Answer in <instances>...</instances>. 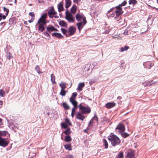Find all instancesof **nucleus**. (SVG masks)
I'll use <instances>...</instances> for the list:
<instances>
[{
  "label": "nucleus",
  "mask_w": 158,
  "mask_h": 158,
  "mask_svg": "<svg viewBox=\"0 0 158 158\" xmlns=\"http://www.w3.org/2000/svg\"><path fill=\"white\" fill-rule=\"evenodd\" d=\"M24 24H26V25H27L28 24L27 22L25 21L24 22Z\"/></svg>",
  "instance_id": "61"
},
{
  "label": "nucleus",
  "mask_w": 158,
  "mask_h": 158,
  "mask_svg": "<svg viewBox=\"0 0 158 158\" xmlns=\"http://www.w3.org/2000/svg\"><path fill=\"white\" fill-rule=\"evenodd\" d=\"M73 106H74V107L73 108H74V109H75V110L76 109H77L78 107L77 104L74 105H73Z\"/></svg>",
  "instance_id": "50"
},
{
  "label": "nucleus",
  "mask_w": 158,
  "mask_h": 158,
  "mask_svg": "<svg viewBox=\"0 0 158 158\" xmlns=\"http://www.w3.org/2000/svg\"><path fill=\"white\" fill-rule=\"evenodd\" d=\"M69 101L73 105V106L76 104H77L78 103L75 100V99L70 98Z\"/></svg>",
  "instance_id": "27"
},
{
  "label": "nucleus",
  "mask_w": 158,
  "mask_h": 158,
  "mask_svg": "<svg viewBox=\"0 0 158 158\" xmlns=\"http://www.w3.org/2000/svg\"><path fill=\"white\" fill-rule=\"evenodd\" d=\"M76 18L77 20L78 21H81V19H82L84 23H86L87 21L86 20L85 17L82 15H81L79 13L77 14L76 15Z\"/></svg>",
  "instance_id": "7"
},
{
  "label": "nucleus",
  "mask_w": 158,
  "mask_h": 158,
  "mask_svg": "<svg viewBox=\"0 0 158 158\" xmlns=\"http://www.w3.org/2000/svg\"><path fill=\"white\" fill-rule=\"evenodd\" d=\"M77 95V94L76 92H74L73 93L72 95L70 98H72V99H75V98Z\"/></svg>",
  "instance_id": "37"
},
{
  "label": "nucleus",
  "mask_w": 158,
  "mask_h": 158,
  "mask_svg": "<svg viewBox=\"0 0 158 158\" xmlns=\"http://www.w3.org/2000/svg\"><path fill=\"white\" fill-rule=\"evenodd\" d=\"M93 120H92H92H90V121L89 122V125H90V124L93 123Z\"/></svg>",
  "instance_id": "57"
},
{
  "label": "nucleus",
  "mask_w": 158,
  "mask_h": 158,
  "mask_svg": "<svg viewBox=\"0 0 158 158\" xmlns=\"http://www.w3.org/2000/svg\"><path fill=\"white\" fill-rule=\"evenodd\" d=\"M118 130L120 132L124 131H125V128L124 126L121 123L118 124L116 128V130Z\"/></svg>",
  "instance_id": "12"
},
{
  "label": "nucleus",
  "mask_w": 158,
  "mask_h": 158,
  "mask_svg": "<svg viewBox=\"0 0 158 158\" xmlns=\"http://www.w3.org/2000/svg\"><path fill=\"white\" fill-rule=\"evenodd\" d=\"M47 15V13H44L41 16L40 18L38 20L36 26H38L39 32H42L44 30L45 26L47 23L46 19Z\"/></svg>",
  "instance_id": "1"
},
{
  "label": "nucleus",
  "mask_w": 158,
  "mask_h": 158,
  "mask_svg": "<svg viewBox=\"0 0 158 158\" xmlns=\"http://www.w3.org/2000/svg\"><path fill=\"white\" fill-rule=\"evenodd\" d=\"M64 148L66 150L69 151L72 150L71 146V144H66L64 145Z\"/></svg>",
  "instance_id": "21"
},
{
  "label": "nucleus",
  "mask_w": 158,
  "mask_h": 158,
  "mask_svg": "<svg viewBox=\"0 0 158 158\" xmlns=\"http://www.w3.org/2000/svg\"><path fill=\"white\" fill-rule=\"evenodd\" d=\"M59 85L61 88V89H65L66 88V84L63 83L60 84Z\"/></svg>",
  "instance_id": "31"
},
{
  "label": "nucleus",
  "mask_w": 158,
  "mask_h": 158,
  "mask_svg": "<svg viewBox=\"0 0 158 158\" xmlns=\"http://www.w3.org/2000/svg\"><path fill=\"white\" fill-rule=\"evenodd\" d=\"M118 158H123V152H120L119 153L117 156Z\"/></svg>",
  "instance_id": "34"
},
{
  "label": "nucleus",
  "mask_w": 158,
  "mask_h": 158,
  "mask_svg": "<svg viewBox=\"0 0 158 158\" xmlns=\"http://www.w3.org/2000/svg\"><path fill=\"white\" fill-rule=\"evenodd\" d=\"M34 19L31 18V19L28 21V22L30 23L32 22Z\"/></svg>",
  "instance_id": "51"
},
{
  "label": "nucleus",
  "mask_w": 158,
  "mask_h": 158,
  "mask_svg": "<svg viewBox=\"0 0 158 158\" xmlns=\"http://www.w3.org/2000/svg\"><path fill=\"white\" fill-rule=\"evenodd\" d=\"M61 125L62 128H64L66 129L68 127V126L67 124L64 123H61Z\"/></svg>",
  "instance_id": "33"
},
{
  "label": "nucleus",
  "mask_w": 158,
  "mask_h": 158,
  "mask_svg": "<svg viewBox=\"0 0 158 158\" xmlns=\"http://www.w3.org/2000/svg\"><path fill=\"white\" fill-rule=\"evenodd\" d=\"M75 112H76V110L75 109H74V108H72L71 113L75 114Z\"/></svg>",
  "instance_id": "49"
},
{
  "label": "nucleus",
  "mask_w": 158,
  "mask_h": 158,
  "mask_svg": "<svg viewBox=\"0 0 158 158\" xmlns=\"http://www.w3.org/2000/svg\"><path fill=\"white\" fill-rule=\"evenodd\" d=\"M51 81L53 84L56 83L55 81V77L53 74H52L51 75Z\"/></svg>",
  "instance_id": "23"
},
{
  "label": "nucleus",
  "mask_w": 158,
  "mask_h": 158,
  "mask_svg": "<svg viewBox=\"0 0 158 158\" xmlns=\"http://www.w3.org/2000/svg\"><path fill=\"white\" fill-rule=\"evenodd\" d=\"M65 122L66 123H67L68 125H69L70 126L72 125L71 123L70 122L69 120L67 118H66L65 119Z\"/></svg>",
  "instance_id": "42"
},
{
  "label": "nucleus",
  "mask_w": 158,
  "mask_h": 158,
  "mask_svg": "<svg viewBox=\"0 0 158 158\" xmlns=\"http://www.w3.org/2000/svg\"><path fill=\"white\" fill-rule=\"evenodd\" d=\"M3 10L4 12H6L5 13V15H7L8 14L9 10V9L6 8L5 7H3Z\"/></svg>",
  "instance_id": "40"
},
{
  "label": "nucleus",
  "mask_w": 158,
  "mask_h": 158,
  "mask_svg": "<svg viewBox=\"0 0 158 158\" xmlns=\"http://www.w3.org/2000/svg\"><path fill=\"white\" fill-rule=\"evenodd\" d=\"M66 2H67V1H71V0H65Z\"/></svg>",
  "instance_id": "62"
},
{
  "label": "nucleus",
  "mask_w": 158,
  "mask_h": 158,
  "mask_svg": "<svg viewBox=\"0 0 158 158\" xmlns=\"http://www.w3.org/2000/svg\"><path fill=\"white\" fill-rule=\"evenodd\" d=\"M59 25L62 27H66L67 26V23L64 21H61L59 23Z\"/></svg>",
  "instance_id": "22"
},
{
  "label": "nucleus",
  "mask_w": 158,
  "mask_h": 158,
  "mask_svg": "<svg viewBox=\"0 0 158 158\" xmlns=\"http://www.w3.org/2000/svg\"><path fill=\"white\" fill-rule=\"evenodd\" d=\"M74 114L71 113V116L72 118H73L74 117Z\"/></svg>",
  "instance_id": "58"
},
{
  "label": "nucleus",
  "mask_w": 158,
  "mask_h": 158,
  "mask_svg": "<svg viewBox=\"0 0 158 158\" xmlns=\"http://www.w3.org/2000/svg\"><path fill=\"white\" fill-rule=\"evenodd\" d=\"M65 89H61V92L60 93V94L62 96H64L66 94V91Z\"/></svg>",
  "instance_id": "36"
},
{
  "label": "nucleus",
  "mask_w": 158,
  "mask_h": 158,
  "mask_svg": "<svg viewBox=\"0 0 158 158\" xmlns=\"http://www.w3.org/2000/svg\"><path fill=\"white\" fill-rule=\"evenodd\" d=\"M85 84L83 82L80 83L78 85L77 89H78L79 91H81L82 90Z\"/></svg>",
  "instance_id": "17"
},
{
  "label": "nucleus",
  "mask_w": 158,
  "mask_h": 158,
  "mask_svg": "<svg viewBox=\"0 0 158 158\" xmlns=\"http://www.w3.org/2000/svg\"><path fill=\"white\" fill-rule=\"evenodd\" d=\"M13 57L11 54L10 52L7 53L6 54L7 59L10 60Z\"/></svg>",
  "instance_id": "35"
},
{
  "label": "nucleus",
  "mask_w": 158,
  "mask_h": 158,
  "mask_svg": "<svg viewBox=\"0 0 158 158\" xmlns=\"http://www.w3.org/2000/svg\"><path fill=\"white\" fill-rule=\"evenodd\" d=\"M47 30L49 33H50L52 31H57L58 30L52 26H50L47 27Z\"/></svg>",
  "instance_id": "11"
},
{
  "label": "nucleus",
  "mask_w": 158,
  "mask_h": 158,
  "mask_svg": "<svg viewBox=\"0 0 158 158\" xmlns=\"http://www.w3.org/2000/svg\"><path fill=\"white\" fill-rule=\"evenodd\" d=\"M72 139L70 135H67L65 137V141L68 142H69L71 141Z\"/></svg>",
  "instance_id": "26"
},
{
  "label": "nucleus",
  "mask_w": 158,
  "mask_h": 158,
  "mask_svg": "<svg viewBox=\"0 0 158 158\" xmlns=\"http://www.w3.org/2000/svg\"><path fill=\"white\" fill-rule=\"evenodd\" d=\"M79 109L81 113L84 114H88L90 113L91 110L89 107H85L82 106L81 104L79 105Z\"/></svg>",
  "instance_id": "6"
},
{
  "label": "nucleus",
  "mask_w": 158,
  "mask_h": 158,
  "mask_svg": "<svg viewBox=\"0 0 158 158\" xmlns=\"http://www.w3.org/2000/svg\"><path fill=\"white\" fill-rule=\"evenodd\" d=\"M147 67H148V68L149 69L151 68L152 66H153V64L152 63L149 62L147 63Z\"/></svg>",
  "instance_id": "41"
},
{
  "label": "nucleus",
  "mask_w": 158,
  "mask_h": 158,
  "mask_svg": "<svg viewBox=\"0 0 158 158\" xmlns=\"http://www.w3.org/2000/svg\"><path fill=\"white\" fill-rule=\"evenodd\" d=\"M127 2L126 1H124L121 4H119L118 6L121 7L122 6H125Z\"/></svg>",
  "instance_id": "44"
},
{
  "label": "nucleus",
  "mask_w": 158,
  "mask_h": 158,
  "mask_svg": "<svg viewBox=\"0 0 158 158\" xmlns=\"http://www.w3.org/2000/svg\"><path fill=\"white\" fill-rule=\"evenodd\" d=\"M65 18L69 23H73L74 21V18L72 14L69 12L67 9L66 10Z\"/></svg>",
  "instance_id": "5"
},
{
  "label": "nucleus",
  "mask_w": 158,
  "mask_h": 158,
  "mask_svg": "<svg viewBox=\"0 0 158 158\" xmlns=\"http://www.w3.org/2000/svg\"><path fill=\"white\" fill-rule=\"evenodd\" d=\"M137 1L136 0H129V4H132L133 5H135L137 3Z\"/></svg>",
  "instance_id": "32"
},
{
  "label": "nucleus",
  "mask_w": 158,
  "mask_h": 158,
  "mask_svg": "<svg viewBox=\"0 0 158 158\" xmlns=\"http://www.w3.org/2000/svg\"><path fill=\"white\" fill-rule=\"evenodd\" d=\"M122 136L123 137L125 138L127 137L128 136V135L126 133L124 132L122 134Z\"/></svg>",
  "instance_id": "45"
},
{
  "label": "nucleus",
  "mask_w": 158,
  "mask_h": 158,
  "mask_svg": "<svg viewBox=\"0 0 158 158\" xmlns=\"http://www.w3.org/2000/svg\"><path fill=\"white\" fill-rule=\"evenodd\" d=\"M6 15H2V19H5V18H6Z\"/></svg>",
  "instance_id": "52"
},
{
  "label": "nucleus",
  "mask_w": 158,
  "mask_h": 158,
  "mask_svg": "<svg viewBox=\"0 0 158 158\" xmlns=\"http://www.w3.org/2000/svg\"><path fill=\"white\" fill-rule=\"evenodd\" d=\"M64 133L67 135H68L71 133V131L70 128L68 129L64 132Z\"/></svg>",
  "instance_id": "39"
},
{
  "label": "nucleus",
  "mask_w": 158,
  "mask_h": 158,
  "mask_svg": "<svg viewBox=\"0 0 158 158\" xmlns=\"http://www.w3.org/2000/svg\"><path fill=\"white\" fill-rule=\"evenodd\" d=\"M83 113L81 112H77L76 114V118L83 121L85 118V117L83 115Z\"/></svg>",
  "instance_id": "10"
},
{
  "label": "nucleus",
  "mask_w": 158,
  "mask_h": 158,
  "mask_svg": "<svg viewBox=\"0 0 158 158\" xmlns=\"http://www.w3.org/2000/svg\"><path fill=\"white\" fill-rule=\"evenodd\" d=\"M49 33L47 31H46L43 32V34L46 37H49L50 36Z\"/></svg>",
  "instance_id": "43"
},
{
  "label": "nucleus",
  "mask_w": 158,
  "mask_h": 158,
  "mask_svg": "<svg viewBox=\"0 0 158 158\" xmlns=\"http://www.w3.org/2000/svg\"><path fill=\"white\" fill-rule=\"evenodd\" d=\"M3 104V102L2 101H0V105H2Z\"/></svg>",
  "instance_id": "60"
},
{
  "label": "nucleus",
  "mask_w": 158,
  "mask_h": 158,
  "mask_svg": "<svg viewBox=\"0 0 158 158\" xmlns=\"http://www.w3.org/2000/svg\"><path fill=\"white\" fill-rule=\"evenodd\" d=\"M108 139L111 142L112 145L114 147L119 145L120 142L119 138L114 134H111L108 136Z\"/></svg>",
  "instance_id": "2"
},
{
  "label": "nucleus",
  "mask_w": 158,
  "mask_h": 158,
  "mask_svg": "<svg viewBox=\"0 0 158 158\" xmlns=\"http://www.w3.org/2000/svg\"><path fill=\"white\" fill-rule=\"evenodd\" d=\"M39 3H40V1H39L38 2Z\"/></svg>",
  "instance_id": "64"
},
{
  "label": "nucleus",
  "mask_w": 158,
  "mask_h": 158,
  "mask_svg": "<svg viewBox=\"0 0 158 158\" xmlns=\"http://www.w3.org/2000/svg\"><path fill=\"white\" fill-rule=\"evenodd\" d=\"M103 145L105 146V148L106 149L107 148H108V145L107 141L106 139H103Z\"/></svg>",
  "instance_id": "28"
},
{
  "label": "nucleus",
  "mask_w": 158,
  "mask_h": 158,
  "mask_svg": "<svg viewBox=\"0 0 158 158\" xmlns=\"http://www.w3.org/2000/svg\"><path fill=\"white\" fill-rule=\"evenodd\" d=\"M9 141L5 139H4L0 136V146L3 147H5L8 144Z\"/></svg>",
  "instance_id": "8"
},
{
  "label": "nucleus",
  "mask_w": 158,
  "mask_h": 158,
  "mask_svg": "<svg viewBox=\"0 0 158 158\" xmlns=\"http://www.w3.org/2000/svg\"><path fill=\"white\" fill-rule=\"evenodd\" d=\"M115 105L114 102H108L106 104V106L107 108L109 109L114 107Z\"/></svg>",
  "instance_id": "14"
},
{
  "label": "nucleus",
  "mask_w": 158,
  "mask_h": 158,
  "mask_svg": "<svg viewBox=\"0 0 158 158\" xmlns=\"http://www.w3.org/2000/svg\"><path fill=\"white\" fill-rule=\"evenodd\" d=\"M127 158H133L134 156V153L132 152H128L127 155Z\"/></svg>",
  "instance_id": "20"
},
{
  "label": "nucleus",
  "mask_w": 158,
  "mask_h": 158,
  "mask_svg": "<svg viewBox=\"0 0 158 158\" xmlns=\"http://www.w3.org/2000/svg\"><path fill=\"white\" fill-rule=\"evenodd\" d=\"M5 93V92L2 89L0 90V96L1 97H3Z\"/></svg>",
  "instance_id": "38"
},
{
  "label": "nucleus",
  "mask_w": 158,
  "mask_h": 158,
  "mask_svg": "<svg viewBox=\"0 0 158 158\" xmlns=\"http://www.w3.org/2000/svg\"><path fill=\"white\" fill-rule=\"evenodd\" d=\"M58 11L59 12L62 11L64 10V9L63 7V4L61 2L58 5Z\"/></svg>",
  "instance_id": "15"
},
{
  "label": "nucleus",
  "mask_w": 158,
  "mask_h": 158,
  "mask_svg": "<svg viewBox=\"0 0 158 158\" xmlns=\"http://www.w3.org/2000/svg\"><path fill=\"white\" fill-rule=\"evenodd\" d=\"M92 120H95L96 121H98V118L96 116H94L92 118Z\"/></svg>",
  "instance_id": "47"
},
{
  "label": "nucleus",
  "mask_w": 158,
  "mask_h": 158,
  "mask_svg": "<svg viewBox=\"0 0 158 158\" xmlns=\"http://www.w3.org/2000/svg\"><path fill=\"white\" fill-rule=\"evenodd\" d=\"M77 6L74 5L71 9V12L72 14H74L76 12Z\"/></svg>",
  "instance_id": "16"
},
{
  "label": "nucleus",
  "mask_w": 158,
  "mask_h": 158,
  "mask_svg": "<svg viewBox=\"0 0 158 158\" xmlns=\"http://www.w3.org/2000/svg\"><path fill=\"white\" fill-rule=\"evenodd\" d=\"M115 8L116 9V10L111 15V16L113 17L116 15L115 18H117L123 13V11L122 8L118 6H116Z\"/></svg>",
  "instance_id": "4"
},
{
  "label": "nucleus",
  "mask_w": 158,
  "mask_h": 158,
  "mask_svg": "<svg viewBox=\"0 0 158 158\" xmlns=\"http://www.w3.org/2000/svg\"><path fill=\"white\" fill-rule=\"evenodd\" d=\"M52 36H54L58 38H61L63 37V36L61 35V34L57 33H53L52 34Z\"/></svg>",
  "instance_id": "18"
},
{
  "label": "nucleus",
  "mask_w": 158,
  "mask_h": 158,
  "mask_svg": "<svg viewBox=\"0 0 158 158\" xmlns=\"http://www.w3.org/2000/svg\"><path fill=\"white\" fill-rule=\"evenodd\" d=\"M35 70L39 74L43 73V72L40 71V68L39 66L36 65L35 68Z\"/></svg>",
  "instance_id": "24"
},
{
  "label": "nucleus",
  "mask_w": 158,
  "mask_h": 158,
  "mask_svg": "<svg viewBox=\"0 0 158 158\" xmlns=\"http://www.w3.org/2000/svg\"><path fill=\"white\" fill-rule=\"evenodd\" d=\"M89 70H90V69H89V68H88V69H87V70L88 71Z\"/></svg>",
  "instance_id": "63"
},
{
  "label": "nucleus",
  "mask_w": 158,
  "mask_h": 158,
  "mask_svg": "<svg viewBox=\"0 0 158 158\" xmlns=\"http://www.w3.org/2000/svg\"><path fill=\"white\" fill-rule=\"evenodd\" d=\"M57 14L56 12L54 10L53 7L51 8L48 12V15L49 17L50 18H52L54 17V15Z\"/></svg>",
  "instance_id": "9"
},
{
  "label": "nucleus",
  "mask_w": 158,
  "mask_h": 158,
  "mask_svg": "<svg viewBox=\"0 0 158 158\" xmlns=\"http://www.w3.org/2000/svg\"><path fill=\"white\" fill-rule=\"evenodd\" d=\"M61 30L63 34L67 36H69L74 34L76 31V29L73 26H71L68 30L64 28H61Z\"/></svg>",
  "instance_id": "3"
},
{
  "label": "nucleus",
  "mask_w": 158,
  "mask_h": 158,
  "mask_svg": "<svg viewBox=\"0 0 158 158\" xmlns=\"http://www.w3.org/2000/svg\"><path fill=\"white\" fill-rule=\"evenodd\" d=\"M129 48L127 46H125L124 47H122L121 48L120 51L122 52H123L124 51L127 50Z\"/></svg>",
  "instance_id": "29"
},
{
  "label": "nucleus",
  "mask_w": 158,
  "mask_h": 158,
  "mask_svg": "<svg viewBox=\"0 0 158 158\" xmlns=\"http://www.w3.org/2000/svg\"><path fill=\"white\" fill-rule=\"evenodd\" d=\"M71 1L66 2H65V8H68L71 5Z\"/></svg>",
  "instance_id": "30"
},
{
  "label": "nucleus",
  "mask_w": 158,
  "mask_h": 158,
  "mask_svg": "<svg viewBox=\"0 0 158 158\" xmlns=\"http://www.w3.org/2000/svg\"><path fill=\"white\" fill-rule=\"evenodd\" d=\"M29 15L31 17V18L34 19L35 15L33 12H30Z\"/></svg>",
  "instance_id": "46"
},
{
  "label": "nucleus",
  "mask_w": 158,
  "mask_h": 158,
  "mask_svg": "<svg viewBox=\"0 0 158 158\" xmlns=\"http://www.w3.org/2000/svg\"><path fill=\"white\" fill-rule=\"evenodd\" d=\"M114 8H111L109 11H108V13L109 12L111 11L113 9H114Z\"/></svg>",
  "instance_id": "59"
},
{
  "label": "nucleus",
  "mask_w": 158,
  "mask_h": 158,
  "mask_svg": "<svg viewBox=\"0 0 158 158\" xmlns=\"http://www.w3.org/2000/svg\"><path fill=\"white\" fill-rule=\"evenodd\" d=\"M62 105L64 108L65 110H68L69 109V106L66 102H64L62 104Z\"/></svg>",
  "instance_id": "25"
},
{
  "label": "nucleus",
  "mask_w": 158,
  "mask_h": 158,
  "mask_svg": "<svg viewBox=\"0 0 158 158\" xmlns=\"http://www.w3.org/2000/svg\"><path fill=\"white\" fill-rule=\"evenodd\" d=\"M95 82L94 81H93L92 80H91L90 81H89V83L90 84H91V83H94Z\"/></svg>",
  "instance_id": "56"
},
{
  "label": "nucleus",
  "mask_w": 158,
  "mask_h": 158,
  "mask_svg": "<svg viewBox=\"0 0 158 158\" xmlns=\"http://www.w3.org/2000/svg\"><path fill=\"white\" fill-rule=\"evenodd\" d=\"M80 1L81 0H74L73 2H76L78 4V2Z\"/></svg>",
  "instance_id": "53"
},
{
  "label": "nucleus",
  "mask_w": 158,
  "mask_h": 158,
  "mask_svg": "<svg viewBox=\"0 0 158 158\" xmlns=\"http://www.w3.org/2000/svg\"><path fill=\"white\" fill-rule=\"evenodd\" d=\"M7 135H9L7 131H1L0 130V136H6Z\"/></svg>",
  "instance_id": "19"
},
{
  "label": "nucleus",
  "mask_w": 158,
  "mask_h": 158,
  "mask_svg": "<svg viewBox=\"0 0 158 158\" xmlns=\"http://www.w3.org/2000/svg\"><path fill=\"white\" fill-rule=\"evenodd\" d=\"M86 24V23H84L83 22H81L77 23V25L80 32H81V29L83 28L84 25Z\"/></svg>",
  "instance_id": "13"
},
{
  "label": "nucleus",
  "mask_w": 158,
  "mask_h": 158,
  "mask_svg": "<svg viewBox=\"0 0 158 158\" xmlns=\"http://www.w3.org/2000/svg\"><path fill=\"white\" fill-rule=\"evenodd\" d=\"M54 17L56 19H58L59 18V16L57 15H54Z\"/></svg>",
  "instance_id": "54"
},
{
  "label": "nucleus",
  "mask_w": 158,
  "mask_h": 158,
  "mask_svg": "<svg viewBox=\"0 0 158 158\" xmlns=\"http://www.w3.org/2000/svg\"><path fill=\"white\" fill-rule=\"evenodd\" d=\"M67 158H73V157L72 155H69L67 156Z\"/></svg>",
  "instance_id": "48"
},
{
  "label": "nucleus",
  "mask_w": 158,
  "mask_h": 158,
  "mask_svg": "<svg viewBox=\"0 0 158 158\" xmlns=\"http://www.w3.org/2000/svg\"><path fill=\"white\" fill-rule=\"evenodd\" d=\"M2 19V14H0V21H1Z\"/></svg>",
  "instance_id": "55"
}]
</instances>
